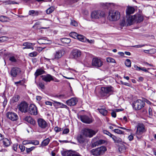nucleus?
I'll return each instance as SVG.
<instances>
[{
	"mask_svg": "<svg viewBox=\"0 0 156 156\" xmlns=\"http://www.w3.org/2000/svg\"><path fill=\"white\" fill-rule=\"evenodd\" d=\"M108 17V19L111 21H115L119 20L120 18V13L117 10H110Z\"/></svg>",
	"mask_w": 156,
	"mask_h": 156,
	"instance_id": "f257e3e1",
	"label": "nucleus"
},
{
	"mask_svg": "<svg viewBox=\"0 0 156 156\" xmlns=\"http://www.w3.org/2000/svg\"><path fill=\"white\" fill-rule=\"evenodd\" d=\"M136 130L135 134L137 138L140 139L141 135L145 133L147 129L145 128V126L142 123H138L136 126Z\"/></svg>",
	"mask_w": 156,
	"mask_h": 156,
	"instance_id": "f03ea898",
	"label": "nucleus"
},
{
	"mask_svg": "<svg viewBox=\"0 0 156 156\" xmlns=\"http://www.w3.org/2000/svg\"><path fill=\"white\" fill-rule=\"evenodd\" d=\"M114 91V88L111 86L102 87L101 89L100 94L102 97H104L108 94H112Z\"/></svg>",
	"mask_w": 156,
	"mask_h": 156,
	"instance_id": "7ed1b4c3",
	"label": "nucleus"
},
{
	"mask_svg": "<svg viewBox=\"0 0 156 156\" xmlns=\"http://www.w3.org/2000/svg\"><path fill=\"white\" fill-rule=\"evenodd\" d=\"M106 150V148L105 147L101 146L96 149H92L90 152L93 155L98 156L104 154Z\"/></svg>",
	"mask_w": 156,
	"mask_h": 156,
	"instance_id": "20e7f679",
	"label": "nucleus"
},
{
	"mask_svg": "<svg viewBox=\"0 0 156 156\" xmlns=\"http://www.w3.org/2000/svg\"><path fill=\"white\" fill-rule=\"evenodd\" d=\"M145 103L144 101L140 99H138L133 102L132 106L135 110H139L144 107Z\"/></svg>",
	"mask_w": 156,
	"mask_h": 156,
	"instance_id": "39448f33",
	"label": "nucleus"
},
{
	"mask_svg": "<svg viewBox=\"0 0 156 156\" xmlns=\"http://www.w3.org/2000/svg\"><path fill=\"white\" fill-rule=\"evenodd\" d=\"M105 16L104 12L101 10L94 11L91 13V17L94 19H100Z\"/></svg>",
	"mask_w": 156,
	"mask_h": 156,
	"instance_id": "423d86ee",
	"label": "nucleus"
},
{
	"mask_svg": "<svg viewBox=\"0 0 156 156\" xmlns=\"http://www.w3.org/2000/svg\"><path fill=\"white\" fill-rule=\"evenodd\" d=\"M97 132V131H95L91 129L85 128L83 130V133L85 136L91 137Z\"/></svg>",
	"mask_w": 156,
	"mask_h": 156,
	"instance_id": "0eeeda50",
	"label": "nucleus"
},
{
	"mask_svg": "<svg viewBox=\"0 0 156 156\" xmlns=\"http://www.w3.org/2000/svg\"><path fill=\"white\" fill-rule=\"evenodd\" d=\"M28 104L26 102H22L18 105V108L22 112L26 113L28 111Z\"/></svg>",
	"mask_w": 156,
	"mask_h": 156,
	"instance_id": "6e6552de",
	"label": "nucleus"
},
{
	"mask_svg": "<svg viewBox=\"0 0 156 156\" xmlns=\"http://www.w3.org/2000/svg\"><path fill=\"white\" fill-rule=\"evenodd\" d=\"M6 115L8 119L12 121H16L18 119V115L14 112H8Z\"/></svg>",
	"mask_w": 156,
	"mask_h": 156,
	"instance_id": "1a4fd4ad",
	"label": "nucleus"
},
{
	"mask_svg": "<svg viewBox=\"0 0 156 156\" xmlns=\"http://www.w3.org/2000/svg\"><path fill=\"white\" fill-rule=\"evenodd\" d=\"M103 65V62L101 60L97 58H93L92 61V65L94 67L98 68L101 67Z\"/></svg>",
	"mask_w": 156,
	"mask_h": 156,
	"instance_id": "9d476101",
	"label": "nucleus"
},
{
	"mask_svg": "<svg viewBox=\"0 0 156 156\" xmlns=\"http://www.w3.org/2000/svg\"><path fill=\"white\" fill-rule=\"evenodd\" d=\"M81 121L87 124H90L92 122V119L88 116L85 115H82L79 116Z\"/></svg>",
	"mask_w": 156,
	"mask_h": 156,
	"instance_id": "9b49d317",
	"label": "nucleus"
},
{
	"mask_svg": "<svg viewBox=\"0 0 156 156\" xmlns=\"http://www.w3.org/2000/svg\"><path fill=\"white\" fill-rule=\"evenodd\" d=\"M37 122L39 126L41 129H45L48 126L47 123L43 119H39Z\"/></svg>",
	"mask_w": 156,
	"mask_h": 156,
	"instance_id": "f8f14e48",
	"label": "nucleus"
},
{
	"mask_svg": "<svg viewBox=\"0 0 156 156\" xmlns=\"http://www.w3.org/2000/svg\"><path fill=\"white\" fill-rule=\"evenodd\" d=\"M21 72L20 68L17 67H13L11 70L10 74L13 77H16L17 75Z\"/></svg>",
	"mask_w": 156,
	"mask_h": 156,
	"instance_id": "ddd939ff",
	"label": "nucleus"
},
{
	"mask_svg": "<svg viewBox=\"0 0 156 156\" xmlns=\"http://www.w3.org/2000/svg\"><path fill=\"white\" fill-rule=\"evenodd\" d=\"M29 112L32 115H37V107L33 104H31L29 106Z\"/></svg>",
	"mask_w": 156,
	"mask_h": 156,
	"instance_id": "4468645a",
	"label": "nucleus"
},
{
	"mask_svg": "<svg viewBox=\"0 0 156 156\" xmlns=\"http://www.w3.org/2000/svg\"><path fill=\"white\" fill-rule=\"evenodd\" d=\"M78 100L76 98H72L67 100L66 101V104L69 106H74L77 103Z\"/></svg>",
	"mask_w": 156,
	"mask_h": 156,
	"instance_id": "2eb2a0df",
	"label": "nucleus"
},
{
	"mask_svg": "<svg viewBox=\"0 0 156 156\" xmlns=\"http://www.w3.org/2000/svg\"><path fill=\"white\" fill-rule=\"evenodd\" d=\"M76 139L80 144H83L86 141V139L83 134H80L77 135Z\"/></svg>",
	"mask_w": 156,
	"mask_h": 156,
	"instance_id": "dca6fc26",
	"label": "nucleus"
},
{
	"mask_svg": "<svg viewBox=\"0 0 156 156\" xmlns=\"http://www.w3.org/2000/svg\"><path fill=\"white\" fill-rule=\"evenodd\" d=\"M63 51L61 50H58L55 51L54 54V59H58L61 58L63 55Z\"/></svg>",
	"mask_w": 156,
	"mask_h": 156,
	"instance_id": "f3484780",
	"label": "nucleus"
},
{
	"mask_svg": "<svg viewBox=\"0 0 156 156\" xmlns=\"http://www.w3.org/2000/svg\"><path fill=\"white\" fill-rule=\"evenodd\" d=\"M81 54V51L78 50H74L72 52L73 58L77 59L79 58Z\"/></svg>",
	"mask_w": 156,
	"mask_h": 156,
	"instance_id": "a211bd4d",
	"label": "nucleus"
},
{
	"mask_svg": "<svg viewBox=\"0 0 156 156\" xmlns=\"http://www.w3.org/2000/svg\"><path fill=\"white\" fill-rule=\"evenodd\" d=\"M41 77L42 78L43 80L46 82H50L53 79V76L49 74L41 76Z\"/></svg>",
	"mask_w": 156,
	"mask_h": 156,
	"instance_id": "6ab92c4d",
	"label": "nucleus"
},
{
	"mask_svg": "<svg viewBox=\"0 0 156 156\" xmlns=\"http://www.w3.org/2000/svg\"><path fill=\"white\" fill-rule=\"evenodd\" d=\"M135 17L134 15L133 16H129L127 20V21L128 22V24L127 25V26H128V25L130 26L132 25L134 21H136L135 18Z\"/></svg>",
	"mask_w": 156,
	"mask_h": 156,
	"instance_id": "aec40b11",
	"label": "nucleus"
},
{
	"mask_svg": "<svg viewBox=\"0 0 156 156\" xmlns=\"http://www.w3.org/2000/svg\"><path fill=\"white\" fill-rule=\"evenodd\" d=\"M35 45L34 43H31L30 42H25L23 44V46H26L27 48H28L27 49H31L32 50H34V48L33 46Z\"/></svg>",
	"mask_w": 156,
	"mask_h": 156,
	"instance_id": "412c9836",
	"label": "nucleus"
},
{
	"mask_svg": "<svg viewBox=\"0 0 156 156\" xmlns=\"http://www.w3.org/2000/svg\"><path fill=\"white\" fill-rule=\"evenodd\" d=\"M45 73V71L41 69H37L34 74L35 76V79H36L38 76L43 74Z\"/></svg>",
	"mask_w": 156,
	"mask_h": 156,
	"instance_id": "4be33fe9",
	"label": "nucleus"
},
{
	"mask_svg": "<svg viewBox=\"0 0 156 156\" xmlns=\"http://www.w3.org/2000/svg\"><path fill=\"white\" fill-rule=\"evenodd\" d=\"M135 11V9L133 7L131 6H128L127 7L126 12L127 15H129L133 13Z\"/></svg>",
	"mask_w": 156,
	"mask_h": 156,
	"instance_id": "5701e85b",
	"label": "nucleus"
},
{
	"mask_svg": "<svg viewBox=\"0 0 156 156\" xmlns=\"http://www.w3.org/2000/svg\"><path fill=\"white\" fill-rule=\"evenodd\" d=\"M24 119L25 121L31 124L34 125L35 124V121L30 116L26 117Z\"/></svg>",
	"mask_w": 156,
	"mask_h": 156,
	"instance_id": "b1692460",
	"label": "nucleus"
},
{
	"mask_svg": "<svg viewBox=\"0 0 156 156\" xmlns=\"http://www.w3.org/2000/svg\"><path fill=\"white\" fill-rule=\"evenodd\" d=\"M135 18V21L137 23H140L143 20V17L142 16L139 14L134 15Z\"/></svg>",
	"mask_w": 156,
	"mask_h": 156,
	"instance_id": "393cba45",
	"label": "nucleus"
},
{
	"mask_svg": "<svg viewBox=\"0 0 156 156\" xmlns=\"http://www.w3.org/2000/svg\"><path fill=\"white\" fill-rule=\"evenodd\" d=\"M39 12L37 11L34 10H30L28 12V14L30 16H37L39 15Z\"/></svg>",
	"mask_w": 156,
	"mask_h": 156,
	"instance_id": "a878e982",
	"label": "nucleus"
},
{
	"mask_svg": "<svg viewBox=\"0 0 156 156\" xmlns=\"http://www.w3.org/2000/svg\"><path fill=\"white\" fill-rule=\"evenodd\" d=\"M3 144L5 147H9L10 144V143L9 140L6 138H4L3 140Z\"/></svg>",
	"mask_w": 156,
	"mask_h": 156,
	"instance_id": "bb28decb",
	"label": "nucleus"
},
{
	"mask_svg": "<svg viewBox=\"0 0 156 156\" xmlns=\"http://www.w3.org/2000/svg\"><path fill=\"white\" fill-rule=\"evenodd\" d=\"M77 38L78 40L83 42H86V40H87V38L82 35L78 34Z\"/></svg>",
	"mask_w": 156,
	"mask_h": 156,
	"instance_id": "cd10ccee",
	"label": "nucleus"
},
{
	"mask_svg": "<svg viewBox=\"0 0 156 156\" xmlns=\"http://www.w3.org/2000/svg\"><path fill=\"white\" fill-rule=\"evenodd\" d=\"M62 42L63 44H69L71 41V40L69 38H64L61 39Z\"/></svg>",
	"mask_w": 156,
	"mask_h": 156,
	"instance_id": "c85d7f7f",
	"label": "nucleus"
},
{
	"mask_svg": "<svg viewBox=\"0 0 156 156\" xmlns=\"http://www.w3.org/2000/svg\"><path fill=\"white\" fill-rule=\"evenodd\" d=\"M98 110L99 111L100 113L103 115H106L107 114L108 112L107 110L104 108L98 109Z\"/></svg>",
	"mask_w": 156,
	"mask_h": 156,
	"instance_id": "c756f323",
	"label": "nucleus"
},
{
	"mask_svg": "<svg viewBox=\"0 0 156 156\" xmlns=\"http://www.w3.org/2000/svg\"><path fill=\"white\" fill-rule=\"evenodd\" d=\"M50 141V139L49 138H48L44 140L42 143V146H45L47 145Z\"/></svg>",
	"mask_w": 156,
	"mask_h": 156,
	"instance_id": "7c9ffc66",
	"label": "nucleus"
},
{
	"mask_svg": "<svg viewBox=\"0 0 156 156\" xmlns=\"http://www.w3.org/2000/svg\"><path fill=\"white\" fill-rule=\"evenodd\" d=\"M49 41L44 39H39L38 41V42L40 43L41 44H49V43L48 42Z\"/></svg>",
	"mask_w": 156,
	"mask_h": 156,
	"instance_id": "2f4dec72",
	"label": "nucleus"
},
{
	"mask_svg": "<svg viewBox=\"0 0 156 156\" xmlns=\"http://www.w3.org/2000/svg\"><path fill=\"white\" fill-rule=\"evenodd\" d=\"M112 139L115 143H119L122 141V140L120 138L115 136H113Z\"/></svg>",
	"mask_w": 156,
	"mask_h": 156,
	"instance_id": "473e14b6",
	"label": "nucleus"
},
{
	"mask_svg": "<svg viewBox=\"0 0 156 156\" xmlns=\"http://www.w3.org/2000/svg\"><path fill=\"white\" fill-rule=\"evenodd\" d=\"M156 52V49L154 48L148 50H144L145 52L150 54H153L155 53Z\"/></svg>",
	"mask_w": 156,
	"mask_h": 156,
	"instance_id": "72a5a7b5",
	"label": "nucleus"
},
{
	"mask_svg": "<svg viewBox=\"0 0 156 156\" xmlns=\"http://www.w3.org/2000/svg\"><path fill=\"white\" fill-rule=\"evenodd\" d=\"M54 10V8L53 7L51 6L47 9L46 10V12L47 14H49L51 13Z\"/></svg>",
	"mask_w": 156,
	"mask_h": 156,
	"instance_id": "f704fd0d",
	"label": "nucleus"
},
{
	"mask_svg": "<svg viewBox=\"0 0 156 156\" xmlns=\"http://www.w3.org/2000/svg\"><path fill=\"white\" fill-rule=\"evenodd\" d=\"M37 86L38 87H39V88L42 90H44L45 86L43 83L41 82H39Z\"/></svg>",
	"mask_w": 156,
	"mask_h": 156,
	"instance_id": "c9c22d12",
	"label": "nucleus"
},
{
	"mask_svg": "<svg viewBox=\"0 0 156 156\" xmlns=\"http://www.w3.org/2000/svg\"><path fill=\"white\" fill-rule=\"evenodd\" d=\"M20 98L19 96V95H16L14 96L12 98V100L13 102H16L18 101Z\"/></svg>",
	"mask_w": 156,
	"mask_h": 156,
	"instance_id": "e433bc0d",
	"label": "nucleus"
},
{
	"mask_svg": "<svg viewBox=\"0 0 156 156\" xmlns=\"http://www.w3.org/2000/svg\"><path fill=\"white\" fill-rule=\"evenodd\" d=\"M125 65L128 67H129L131 66V62L130 59H126L125 62Z\"/></svg>",
	"mask_w": 156,
	"mask_h": 156,
	"instance_id": "4c0bfd02",
	"label": "nucleus"
},
{
	"mask_svg": "<svg viewBox=\"0 0 156 156\" xmlns=\"http://www.w3.org/2000/svg\"><path fill=\"white\" fill-rule=\"evenodd\" d=\"M5 4L7 5V4H18V3L14 2L12 1L11 0H9L7 1H6L4 2Z\"/></svg>",
	"mask_w": 156,
	"mask_h": 156,
	"instance_id": "58836bf2",
	"label": "nucleus"
},
{
	"mask_svg": "<svg viewBox=\"0 0 156 156\" xmlns=\"http://www.w3.org/2000/svg\"><path fill=\"white\" fill-rule=\"evenodd\" d=\"M119 150L121 153L124 152L126 150L125 147L124 145L121 146L119 147Z\"/></svg>",
	"mask_w": 156,
	"mask_h": 156,
	"instance_id": "ea45409f",
	"label": "nucleus"
},
{
	"mask_svg": "<svg viewBox=\"0 0 156 156\" xmlns=\"http://www.w3.org/2000/svg\"><path fill=\"white\" fill-rule=\"evenodd\" d=\"M8 18H7L4 16H0V21L2 22H5L7 21Z\"/></svg>",
	"mask_w": 156,
	"mask_h": 156,
	"instance_id": "a19ab883",
	"label": "nucleus"
},
{
	"mask_svg": "<svg viewBox=\"0 0 156 156\" xmlns=\"http://www.w3.org/2000/svg\"><path fill=\"white\" fill-rule=\"evenodd\" d=\"M113 131L115 133L119 134H122L124 133V132L119 129H115Z\"/></svg>",
	"mask_w": 156,
	"mask_h": 156,
	"instance_id": "79ce46f5",
	"label": "nucleus"
},
{
	"mask_svg": "<svg viewBox=\"0 0 156 156\" xmlns=\"http://www.w3.org/2000/svg\"><path fill=\"white\" fill-rule=\"evenodd\" d=\"M9 60L12 62H16V59L15 57L13 56H11L9 57Z\"/></svg>",
	"mask_w": 156,
	"mask_h": 156,
	"instance_id": "37998d69",
	"label": "nucleus"
},
{
	"mask_svg": "<svg viewBox=\"0 0 156 156\" xmlns=\"http://www.w3.org/2000/svg\"><path fill=\"white\" fill-rule=\"evenodd\" d=\"M51 21L50 20H45V21L44 22V24L46 26H48L51 24Z\"/></svg>",
	"mask_w": 156,
	"mask_h": 156,
	"instance_id": "c03bdc74",
	"label": "nucleus"
},
{
	"mask_svg": "<svg viewBox=\"0 0 156 156\" xmlns=\"http://www.w3.org/2000/svg\"><path fill=\"white\" fill-rule=\"evenodd\" d=\"M37 55V53L36 51H34L30 53L28 55L30 57H35Z\"/></svg>",
	"mask_w": 156,
	"mask_h": 156,
	"instance_id": "a18cd8bd",
	"label": "nucleus"
},
{
	"mask_svg": "<svg viewBox=\"0 0 156 156\" xmlns=\"http://www.w3.org/2000/svg\"><path fill=\"white\" fill-rule=\"evenodd\" d=\"M107 61L109 62L115 63V61L114 59L111 58H107Z\"/></svg>",
	"mask_w": 156,
	"mask_h": 156,
	"instance_id": "49530a36",
	"label": "nucleus"
},
{
	"mask_svg": "<svg viewBox=\"0 0 156 156\" xmlns=\"http://www.w3.org/2000/svg\"><path fill=\"white\" fill-rule=\"evenodd\" d=\"M105 140H100L96 142L95 143H96V145H97V144H102L105 143Z\"/></svg>",
	"mask_w": 156,
	"mask_h": 156,
	"instance_id": "de8ad7c7",
	"label": "nucleus"
},
{
	"mask_svg": "<svg viewBox=\"0 0 156 156\" xmlns=\"http://www.w3.org/2000/svg\"><path fill=\"white\" fill-rule=\"evenodd\" d=\"M8 40V38L6 37H0V42H4Z\"/></svg>",
	"mask_w": 156,
	"mask_h": 156,
	"instance_id": "09e8293b",
	"label": "nucleus"
},
{
	"mask_svg": "<svg viewBox=\"0 0 156 156\" xmlns=\"http://www.w3.org/2000/svg\"><path fill=\"white\" fill-rule=\"evenodd\" d=\"M69 35L70 37L73 38H75V37H77L78 34L75 32H73L71 33Z\"/></svg>",
	"mask_w": 156,
	"mask_h": 156,
	"instance_id": "8fccbe9b",
	"label": "nucleus"
},
{
	"mask_svg": "<svg viewBox=\"0 0 156 156\" xmlns=\"http://www.w3.org/2000/svg\"><path fill=\"white\" fill-rule=\"evenodd\" d=\"M35 148V147H32L30 148H26V151L27 153H29L30 151H32Z\"/></svg>",
	"mask_w": 156,
	"mask_h": 156,
	"instance_id": "3c124183",
	"label": "nucleus"
},
{
	"mask_svg": "<svg viewBox=\"0 0 156 156\" xmlns=\"http://www.w3.org/2000/svg\"><path fill=\"white\" fill-rule=\"evenodd\" d=\"M19 147L22 152L23 151L25 150V146L22 144L19 145Z\"/></svg>",
	"mask_w": 156,
	"mask_h": 156,
	"instance_id": "603ef678",
	"label": "nucleus"
},
{
	"mask_svg": "<svg viewBox=\"0 0 156 156\" xmlns=\"http://www.w3.org/2000/svg\"><path fill=\"white\" fill-rule=\"evenodd\" d=\"M54 130L56 132L58 133L62 130V129L60 127H59L58 126H56L54 128Z\"/></svg>",
	"mask_w": 156,
	"mask_h": 156,
	"instance_id": "864d4df0",
	"label": "nucleus"
},
{
	"mask_svg": "<svg viewBox=\"0 0 156 156\" xmlns=\"http://www.w3.org/2000/svg\"><path fill=\"white\" fill-rule=\"evenodd\" d=\"M120 25L122 27H124L126 25V24L125 20L124 19L122 20L120 22Z\"/></svg>",
	"mask_w": 156,
	"mask_h": 156,
	"instance_id": "5fc2aeb1",
	"label": "nucleus"
},
{
	"mask_svg": "<svg viewBox=\"0 0 156 156\" xmlns=\"http://www.w3.org/2000/svg\"><path fill=\"white\" fill-rule=\"evenodd\" d=\"M24 83V82L23 81V80H20L18 82H15V84H16L17 85L18 84H19L20 85H23Z\"/></svg>",
	"mask_w": 156,
	"mask_h": 156,
	"instance_id": "6e6d98bb",
	"label": "nucleus"
},
{
	"mask_svg": "<svg viewBox=\"0 0 156 156\" xmlns=\"http://www.w3.org/2000/svg\"><path fill=\"white\" fill-rule=\"evenodd\" d=\"M39 141L37 140L34 141H31V144H32L35 145H38L39 144Z\"/></svg>",
	"mask_w": 156,
	"mask_h": 156,
	"instance_id": "4d7b16f0",
	"label": "nucleus"
},
{
	"mask_svg": "<svg viewBox=\"0 0 156 156\" xmlns=\"http://www.w3.org/2000/svg\"><path fill=\"white\" fill-rule=\"evenodd\" d=\"M128 138L129 141H132L133 139V136L132 134H131V135H129Z\"/></svg>",
	"mask_w": 156,
	"mask_h": 156,
	"instance_id": "13d9d810",
	"label": "nucleus"
},
{
	"mask_svg": "<svg viewBox=\"0 0 156 156\" xmlns=\"http://www.w3.org/2000/svg\"><path fill=\"white\" fill-rule=\"evenodd\" d=\"M17 144H13L12 148L14 150L16 151L17 148Z\"/></svg>",
	"mask_w": 156,
	"mask_h": 156,
	"instance_id": "bf43d9fd",
	"label": "nucleus"
},
{
	"mask_svg": "<svg viewBox=\"0 0 156 156\" xmlns=\"http://www.w3.org/2000/svg\"><path fill=\"white\" fill-rule=\"evenodd\" d=\"M87 42L89 43L90 44H93L94 43V41L93 40H89L88 39H87V40H86V42Z\"/></svg>",
	"mask_w": 156,
	"mask_h": 156,
	"instance_id": "052dcab7",
	"label": "nucleus"
},
{
	"mask_svg": "<svg viewBox=\"0 0 156 156\" xmlns=\"http://www.w3.org/2000/svg\"><path fill=\"white\" fill-rule=\"evenodd\" d=\"M69 132V130L68 129H65L63 131V134H67Z\"/></svg>",
	"mask_w": 156,
	"mask_h": 156,
	"instance_id": "680f3d73",
	"label": "nucleus"
},
{
	"mask_svg": "<svg viewBox=\"0 0 156 156\" xmlns=\"http://www.w3.org/2000/svg\"><path fill=\"white\" fill-rule=\"evenodd\" d=\"M71 24L74 26H77L78 24L74 20L72 21L71 23Z\"/></svg>",
	"mask_w": 156,
	"mask_h": 156,
	"instance_id": "e2e57ef3",
	"label": "nucleus"
},
{
	"mask_svg": "<svg viewBox=\"0 0 156 156\" xmlns=\"http://www.w3.org/2000/svg\"><path fill=\"white\" fill-rule=\"evenodd\" d=\"M102 4H103V5L104 6H106L108 7L109 5H113V3H102Z\"/></svg>",
	"mask_w": 156,
	"mask_h": 156,
	"instance_id": "0e129e2a",
	"label": "nucleus"
},
{
	"mask_svg": "<svg viewBox=\"0 0 156 156\" xmlns=\"http://www.w3.org/2000/svg\"><path fill=\"white\" fill-rule=\"evenodd\" d=\"M23 145H26L27 144H31V142L30 141L24 140L23 141Z\"/></svg>",
	"mask_w": 156,
	"mask_h": 156,
	"instance_id": "69168bd1",
	"label": "nucleus"
},
{
	"mask_svg": "<svg viewBox=\"0 0 156 156\" xmlns=\"http://www.w3.org/2000/svg\"><path fill=\"white\" fill-rule=\"evenodd\" d=\"M116 112H115V111H112L111 112V115L112 117L114 118H115L116 116V114L115 113Z\"/></svg>",
	"mask_w": 156,
	"mask_h": 156,
	"instance_id": "338daca9",
	"label": "nucleus"
},
{
	"mask_svg": "<svg viewBox=\"0 0 156 156\" xmlns=\"http://www.w3.org/2000/svg\"><path fill=\"white\" fill-rule=\"evenodd\" d=\"M60 108H66L67 109H69V108L66 105L62 103L60 105Z\"/></svg>",
	"mask_w": 156,
	"mask_h": 156,
	"instance_id": "774afa93",
	"label": "nucleus"
}]
</instances>
